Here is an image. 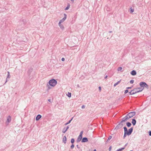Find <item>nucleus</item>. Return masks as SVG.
I'll list each match as a JSON object with an SVG mask.
<instances>
[{"label":"nucleus","instance_id":"52","mask_svg":"<svg viewBox=\"0 0 151 151\" xmlns=\"http://www.w3.org/2000/svg\"><path fill=\"white\" fill-rule=\"evenodd\" d=\"M78 86H79V85H78Z\"/></svg>","mask_w":151,"mask_h":151},{"label":"nucleus","instance_id":"1","mask_svg":"<svg viewBox=\"0 0 151 151\" xmlns=\"http://www.w3.org/2000/svg\"><path fill=\"white\" fill-rule=\"evenodd\" d=\"M57 81L55 79L53 78L50 80L46 85L47 87V91L51 88L50 86L54 87L57 84Z\"/></svg>","mask_w":151,"mask_h":151},{"label":"nucleus","instance_id":"53","mask_svg":"<svg viewBox=\"0 0 151 151\" xmlns=\"http://www.w3.org/2000/svg\"><path fill=\"white\" fill-rule=\"evenodd\" d=\"M130 151H133V150H130Z\"/></svg>","mask_w":151,"mask_h":151},{"label":"nucleus","instance_id":"8","mask_svg":"<svg viewBox=\"0 0 151 151\" xmlns=\"http://www.w3.org/2000/svg\"><path fill=\"white\" fill-rule=\"evenodd\" d=\"M122 123H121L120 122L116 127L114 129H116V130H118V129H120L122 128V127L123 126V124Z\"/></svg>","mask_w":151,"mask_h":151},{"label":"nucleus","instance_id":"4","mask_svg":"<svg viewBox=\"0 0 151 151\" xmlns=\"http://www.w3.org/2000/svg\"><path fill=\"white\" fill-rule=\"evenodd\" d=\"M124 132L127 134L128 136L130 135L132 133L133 130V127H132L129 129L128 130L127 129V127L125 126L124 127Z\"/></svg>","mask_w":151,"mask_h":151},{"label":"nucleus","instance_id":"11","mask_svg":"<svg viewBox=\"0 0 151 151\" xmlns=\"http://www.w3.org/2000/svg\"><path fill=\"white\" fill-rule=\"evenodd\" d=\"M33 68H30L27 71V73L29 76L31 72L32 71Z\"/></svg>","mask_w":151,"mask_h":151},{"label":"nucleus","instance_id":"50","mask_svg":"<svg viewBox=\"0 0 151 151\" xmlns=\"http://www.w3.org/2000/svg\"><path fill=\"white\" fill-rule=\"evenodd\" d=\"M93 151H96V149H95Z\"/></svg>","mask_w":151,"mask_h":151},{"label":"nucleus","instance_id":"21","mask_svg":"<svg viewBox=\"0 0 151 151\" xmlns=\"http://www.w3.org/2000/svg\"><path fill=\"white\" fill-rule=\"evenodd\" d=\"M65 19H66L63 18L61 20H60V21L58 24H61V23L63 22Z\"/></svg>","mask_w":151,"mask_h":151},{"label":"nucleus","instance_id":"49","mask_svg":"<svg viewBox=\"0 0 151 151\" xmlns=\"http://www.w3.org/2000/svg\"><path fill=\"white\" fill-rule=\"evenodd\" d=\"M109 32V33H111L112 32V31H110Z\"/></svg>","mask_w":151,"mask_h":151},{"label":"nucleus","instance_id":"5","mask_svg":"<svg viewBox=\"0 0 151 151\" xmlns=\"http://www.w3.org/2000/svg\"><path fill=\"white\" fill-rule=\"evenodd\" d=\"M139 84L141 88L143 87V88H144V87H145L147 89H148L149 88L148 85L145 82H141Z\"/></svg>","mask_w":151,"mask_h":151},{"label":"nucleus","instance_id":"37","mask_svg":"<svg viewBox=\"0 0 151 151\" xmlns=\"http://www.w3.org/2000/svg\"><path fill=\"white\" fill-rule=\"evenodd\" d=\"M22 22H23V24H25L26 23V20L25 19H23L22 20Z\"/></svg>","mask_w":151,"mask_h":151},{"label":"nucleus","instance_id":"23","mask_svg":"<svg viewBox=\"0 0 151 151\" xmlns=\"http://www.w3.org/2000/svg\"><path fill=\"white\" fill-rule=\"evenodd\" d=\"M125 149V147L120 148L117 150L118 151H122Z\"/></svg>","mask_w":151,"mask_h":151},{"label":"nucleus","instance_id":"44","mask_svg":"<svg viewBox=\"0 0 151 151\" xmlns=\"http://www.w3.org/2000/svg\"><path fill=\"white\" fill-rule=\"evenodd\" d=\"M48 101L49 102H50V103H52V101L50 99H48Z\"/></svg>","mask_w":151,"mask_h":151},{"label":"nucleus","instance_id":"9","mask_svg":"<svg viewBox=\"0 0 151 151\" xmlns=\"http://www.w3.org/2000/svg\"><path fill=\"white\" fill-rule=\"evenodd\" d=\"M136 114V112L135 111H132L129 112L127 114V116H129V118H130L134 116Z\"/></svg>","mask_w":151,"mask_h":151},{"label":"nucleus","instance_id":"13","mask_svg":"<svg viewBox=\"0 0 151 151\" xmlns=\"http://www.w3.org/2000/svg\"><path fill=\"white\" fill-rule=\"evenodd\" d=\"M137 73L135 70H132L130 72V74L132 76H135L136 75Z\"/></svg>","mask_w":151,"mask_h":151},{"label":"nucleus","instance_id":"46","mask_svg":"<svg viewBox=\"0 0 151 151\" xmlns=\"http://www.w3.org/2000/svg\"><path fill=\"white\" fill-rule=\"evenodd\" d=\"M128 145V143H127L124 146V147H125H125L127 145Z\"/></svg>","mask_w":151,"mask_h":151},{"label":"nucleus","instance_id":"45","mask_svg":"<svg viewBox=\"0 0 151 151\" xmlns=\"http://www.w3.org/2000/svg\"><path fill=\"white\" fill-rule=\"evenodd\" d=\"M73 117H72L71 119L69 120V121H70V122L72 121V120L73 119Z\"/></svg>","mask_w":151,"mask_h":151},{"label":"nucleus","instance_id":"24","mask_svg":"<svg viewBox=\"0 0 151 151\" xmlns=\"http://www.w3.org/2000/svg\"><path fill=\"white\" fill-rule=\"evenodd\" d=\"M121 80H120L119 81H118L116 83H115L114 84V86H116L119 83L121 82Z\"/></svg>","mask_w":151,"mask_h":151},{"label":"nucleus","instance_id":"32","mask_svg":"<svg viewBox=\"0 0 151 151\" xmlns=\"http://www.w3.org/2000/svg\"><path fill=\"white\" fill-rule=\"evenodd\" d=\"M70 122H71L69 120V121L68 122H67V123H65V125H68V124H70Z\"/></svg>","mask_w":151,"mask_h":151},{"label":"nucleus","instance_id":"40","mask_svg":"<svg viewBox=\"0 0 151 151\" xmlns=\"http://www.w3.org/2000/svg\"><path fill=\"white\" fill-rule=\"evenodd\" d=\"M111 148H112V147L111 146H110L109 148V151H110L111 150Z\"/></svg>","mask_w":151,"mask_h":151},{"label":"nucleus","instance_id":"2","mask_svg":"<svg viewBox=\"0 0 151 151\" xmlns=\"http://www.w3.org/2000/svg\"><path fill=\"white\" fill-rule=\"evenodd\" d=\"M144 89V88H135L132 90L129 93V95H133L137 93L142 91Z\"/></svg>","mask_w":151,"mask_h":151},{"label":"nucleus","instance_id":"17","mask_svg":"<svg viewBox=\"0 0 151 151\" xmlns=\"http://www.w3.org/2000/svg\"><path fill=\"white\" fill-rule=\"evenodd\" d=\"M126 125L128 127H130L132 125V124L131 123L129 122H127V123H126Z\"/></svg>","mask_w":151,"mask_h":151},{"label":"nucleus","instance_id":"35","mask_svg":"<svg viewBox=\"0 0 151 151\" xmlns=\"http://www.w3.org/2000/svg\"><path fill=\"white\" fill-rule=\"evenodd\" d=\"M74 147V145H73V144H72V145L70 146V148L71 149H73Z\"/></svg>","mask_w":151,"mask_h":151},{"label":"nucleus","instance_id":"3","mask_svg":"<svg viewBox=\"0 0 151 151\" xmlns=\"http://www.w3.org/2000/svg\"><path fill=\"white\" fill-rule=\"evenodd\" d=\"M124 132L127 134L128 136L130 135L132 133L133 130V127H132L129 129L128 130L127 129V127L125 126L124 127Z\"/></svg>","mask_w":151,"mask_h":151},{"label":"nucleus","instance_id":"33","mask_svg":"<svg viewBox=\"0 0 151 151\" xmlns=\"http://www.w3.org/2000/svg\"><path fill=\"white\" fill-rule=\"evenodd\" d=\"M129 92V91L128 90V89H127L126 90H125L124 92V93L125 94H126L128 92Z\"/></svg>","mask_w":151,"mask_h":151},{"label":"nucleus","instance_id":"42","mask_svg":"<svg viewBox=\"0 0 151 151\" xmlns=\"http://www.w3.org/2000/svg\"><path fill=\"white\" fill-rule=\"evenodd\" d=\"M65 59L64 58H61V60L62 61H65Z\"/></svg>","mask_w":151,"mask_h":151},{"label":"nucleus","instance_id":"18","mask_svg":"<svg viewBox=\"0 0 151 151\" xmlns=\"http://www.w3.org/2000/svg\"><path fill=\"white\" fill-rule=\"evenodd\" d=\"M58 24L60 28L62 30H63L64 29V26L62 24Z\"/></svg>","mask_w":151,"mask_h":151},{"label":"nucleus","instance_id":"10","mask_svg":"<svg viewBox=\"0 0 151 151\" xmlns=\"http://www.w3.org/2000/svg\"><path fill=\"white\" fill-rule=\"evenodd\" d=\"M88 141V139L86 137H84L82 138L81 140V142H87Z\"/></svg>","mask_w":151,"mask_h":151},{"label":"nucleus","instance_id":"38","mask_svg":"<svg viewBox=\"0 0 151 151\" xmlns=\"http://www.w3.org/2000/svg\"><path fill=\"white\" fill-rule=\"evenodd\" d=\"M132 87H133V86H132L131 87H127L126 88V89H130L132 88Z\"/></svg>","mask_w":151,"mask_h":151},{"label":"nucleus","instance_id":"22","mask_svg":"<svg viewBox=\"0 0 151 151\" xmlns=\"http://www.w3.org/2000/svg\"><path fill=\"white\" fill-rule=\"evenodd\" d=\"M125 119L126 121H127L128 119H130L129 116H127V114L125 116Z\"/></svg>","mask_w":151,"mask_h":151},{"label":"nucleus","instance_id":"27","mask_svg":"<svg viewBox=\"0 0 151 151\" xmlns=\"http://www.w3.org/2000/svg\"><path fill=\"white\" fill-rule=\"evenodd\" d=\"M130 12L131 13H132L134 12V9H132V7L130 8Z\"/></svg>","mask_w":151,"mask_h":151},{"label":"nucleus","instance_id":"28","mask_svg":"<svg viewBox=\"0 0 151 151\" xmlns=\"http://www.w3.org/2000/svg\"><path fill=\"white\" fill-rule=\"evenodd\" d=\"M127 135V134L125 132H124V134L123 138L124 139L126 137Z\"/></svg>","mask_w":151,"mask_h":151},{"label":"nucleus","instance_id":"16","mask_svg":"<svg viewBox=\"0 0 151 151\" xmlns=\"http://www.w3.org/2000/svg\"><path fill=\"white\" fill-rule=\"evenodd\" d=\"M67 140V138L66 136H64L63 139V142L64 144H65L66 143V141Z\"/></svg>","mask_w":151,"mask_h":151},{"label":"nucleus","instance_id":"14","mask_svg":"<svg viewBox=\"0 0 151 151\" xmlns=\"http://www.w3.org/2000/svg\"><path fill=\"white\" fill-rule=\"evenodd\" d=\"M42 117V116L40 114H38L36 117V120L38 121Z\"/></svg>","mask_w":151,"mask_h":151},{"label":"nucleus","instance_id":"25","mask_svg":"<svg viewBox=\"0 0 151 151\" xmlns=\"http://www.w3.org/2000/svg\"><path fill=\"white\" fill-rule=\"evenodd\" d=\"M122 121H121V123H123L124 122H126V120L125 119V117H124L122 119Z\"/></svg>","mask_w":151,"mask_h":151},{"label":"nucleus","instance_id":"51","mask_svg":"<svg viewBox=\"0 0 151 151\" xmlns=\"http://www.w3.org/2000/svg\"><path fill=\"white\" fill-rule=\"evenodd\" d=\"M78 86H79V85H78Z\"/></svg>","mask_w":151,"mask_h":151},{"label":"nucleus","instance_id":"34","mask_svg":"<svg viewBox=\"0 0 151 151\" xmlns=\"http://www.w3.org/2000/svg\"><path fill=\"white\" fill-rule=\"evenodd\" d=\"M134 82V80H132L130 81L129 83L131 84H132Z\"/></svg>","mask_w":151,"mask_h":151},{"label":"nucleus","instance_id":"26","mask_svg":"<svg viewBox=\"0 0 151 151\" xmlns=\"http://www.w3.org/2000/svg\"><path fill=\"white\" fill-rule=\"evenodd\" d=\"M75 142V140L74 138H72L71 139L70 142L72 144H73Z\"/></svg>","mask_w":151,"mask_h":151},{"label":"nucleus","instance_id":"36","mask_svg":"<svg viewBox=\"0 0 151 151\" xmlns=\"http://www.w3.org/2000/svg\"><path fill=\"white\" fill-rule=\"evenodd\" d=\"M64 17L63 18L65 19H66L67 18V15L65 14H64Z\"/></svg>","mask_w":151,"mask_h":151},{"label":"nucleus","instance_id":"39","mask_svg":"<svg viewBox=\"0 0 151 151\" xmlns=\"http://www.w3.org/2000/svg\"><path fill=\"white\" fill-rule=\"evenodd\" d=\"M148 134L150 136H151V131H149L148 132Z\"/></svg>","mask_w":151,"mask_h":151},{"label":"nucleus","instance_id":"31","mask_svg":"<svg viewBox=\"0 0 151 151\" xmlns=\"http://www.w3.org/2000/svg\"><path fill=\"white\" fill-rule=\"evenodd\" d=\"M112 138V136H109L107 140V142L110 140Z\"/></svg>","mask_w":151,"mask_h":151},{"label":"nucleus","instance_id":"6","mask_svg":"<svg viewBox=\"0 0 151 151\" xmlns=\"http://www.w3.org/2000/svg\"><path fill=\"white\" fill-rule=\"evenodd\" d=\"M83 132V131H82L81 132L80 134L78 136L76 141L77 142H80L81 140V139H82V134Z\"/></svg>","mask_w":151,"mask_h":151},{"label":"nucleus","instance_id":"12","mask_svg":"<svg viewBox=\"0 0 151 151\" xmlns=\"http://www.w3.org/2000/svg\"><path fill=\"white\" fill-rule=\"evenodd\" d=\"M69 127L68 126L67 127H65L63 129V130H62V132L64 133L66 132L68 130V129H69Z\"/></svg>","mask_w":151,"mask_h":151},{"label":"nucleus","instance_id":"29","mask_svg":"<svg viewBox=\"0 0 151 151\" xmlns=\"http://www.w3.org/2000/svg\"><path fill=\"white\" fill-rule=\"evenodd\" d=\"M67 95L69 97H70L71 96V93L70 92H68V94H67Z\"/></svg>","mask_w":151,"mask_h":151},{"label":"nucleus","instance_id":"48","mask_svg":"<svg viewBox=\"0 0 151 151\" xmlns=\"http://www.w3.org/2000/svg\"><path fill=\"white\" fill-rule=\"evenodd\" d=\"M76 146H77V148H78V149H79L80 148V147H79L78 145H76Z\"/></svg>","mask_w":151,"mask_h":151},{"label":"nucleus","instance_id":"19","mask_svg":"<svg viewBox=\"0 0 151 151\" xmlns=\"http://www.w3.org/2000/svg\"><path fill=\"white\" fill-rule=\"evenodd\" d=\"M7 73H8V74H7V78H6V81L5 82V83H6V82H7V78H9L10 77V73L8 71L7 72Z\"/></svg>","mask_w":151,"mask_h":151},{"label":"nucleus","instance_id":"15","mask_svg":"<svg viewBox=\"0 0 151 151\" xmlns=\"http://www.w3.org/2000/svg\"><path fill=\"white\" fill-rule=\"evenodd\" d=\"M132 123L134 126L135 125L136 123V120L134 119H132Z\"/></svg>","mask_w":151,"mask_h":151},{"label":"nucleus","instance_id":"41","mask_svg":"<svg viewBox=\"0 0 151 151\" xmlns=\"http://www.w3.org/2000/svg\"><path fill=\"white\" fill-rule=\"evenodd\" d=\"M85 106L84 105H83L81 106V108L82 109H84V108H85Z\"/></svg>","mask_w":151,"mask_h":151},{"label":"nucleus","instance_id":"43","mask_svg":"<svg viewBox=\"0 0 151 151\" xmlns=\"http://www.w3.org/2000/svg\"><path fill=\"white\" fill-rule=\"evenodd\" d=\"M99 91H101V87L100 86H99Z\"/></svg>","mask_w":151,"mask_h":151},{"label":"nucleus","instance_id":"7","mask_svg":"<svg viewBox=\"0 0 151 151\" xmlns=\"http://www.w3.org/2000/svg\"><path fill=\"white\" fill-rule=\"evenodd\" d=\"M11 117L10 116H8L7 117V119L5 122L6 125H8L9 123L11 121Z\"/></svg>","mask_w":151,"mask_h":151},{"label":"nucleus","instance_id":"20","mask_svg":"<svg viewBox=\"0 0 151 151\" xmlns=\"http://www.w3.org/2000/svg\"><path fill=\"white\" fill-rule=\"evenodd\" d=\"M70 6V4L69 3H68L67 6L65 9V10H68Z\"/></svg>","mask_w":151,"mask_h":151},{"label":"nucleus","instance_id":"30","mask_svg":"<svg viewBox=\"0 0 151 151\" xmlns=\"http://www.w3.org/2000/svg\"><path fill=\"white\" fill-rule=\"evenodd\" d=\"M122 69V67H119L118 68L117 70L118 71H121Z\"/></svg>","mask_w":151,"mask_h":151},{"label":"nucleus","instance_id":"47","mask_svg":"<svg viewBox=\"0 0 151 151\" xmlns=\"http://www.w3.org/2000/svg\"><path fill=\"white\" fill-rule=\"evenodd\" d=\"M107 77H108V76L107 75H106L104 77V78L105 79H106L107 78Z\"/></svg>","mask_w":151,"mask_h":151}]
</instances>
